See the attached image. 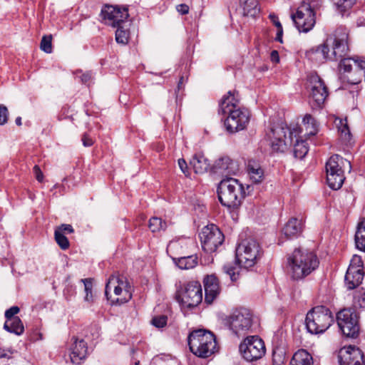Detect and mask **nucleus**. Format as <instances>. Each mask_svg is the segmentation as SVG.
<instances>
[{
	"mask_svg": "<svg viewBox=\"0 0 365 365\" xmlns=\"http://www.w3.org/2000/svg\"><path fill=\"white\" fill-rule=\"evenodd\" d=\"M101 16L106 24L115 28L123 24L129 14L127 8L121 9L118 6L106 5L101 10Z\"/></svg>",
	"mask_w": 365,
	"mask_h": 365,
	"instance_id": "6ab92c4d",
	"label": "nucleus"
},
{
	"mask_svg": "<svg viewBox=\"0 0 365 365\" xmlns=\"http://www.w3.org/2000/svg\"><path fill=\"white\" fill-rule=\"evenodd\" d=\"M308 147L307 143L304 140H297L294 145V155L295 158L302 159L308 153Z\"/></svg>",
	"mask_w": 365,
	"mask_h": 365,
	"instance_id": "c9c22d12",
	"label": "nucleus"
},
{
	"mask_svg": "<svg viewBox=\"0 0 365 365\" xmlns=\"http://www.w3.org/2000/svg\"><path fill=\"white\" fill-rule=\"evenodd\" d=\"M284 359V356L282 354V351L280 353H277L275 351L273 352V356H272L273 365H281L282 364H283Z\"/></svg>",
	"mask_w": 365,
	"mask_h": 365,
	"instance_id": "de8ad7c7",
	"label": "nucleus"
},
{
	"mask_svg": "<svg viewBox=\"0 0 365 365\" xmlns=\"http://www.w3.org/2000/svg\"><path fill=\"white\" fill-rule=\"evenodd\" d=\"M283 234L287 238L297 237L302 232V224L295 217L291 218L282 230Z\"/></svg>",
	"mask_w": 365,
	"mask_h": 365,
	"instance_id": "bb28decb",
	"label": "nucleus"
},
{
	"mask_svg": "<svg viewBox=\"0 0 365 365\" xmlns=\"http://www.w3.org/2000/svg\"><path fill=\"white\" fill-rule=\"evenodd\" d=\"M354 240L356 247L361 251L365 252V218H363L359 222Z\"/></svg>",
	"mask_w": 365,
	"mask_h": 365,
	"instance_id": "2f4dec72",
	"label": "nucleus"
},
{
	"mask_svg": "<svg viewBox=\"0 0 365 365\" xmlns=\"http://www.w3.org/2000/svg\"><path fill=\"white\" fill-rule=\"evenodd\" d=\"M105 294L112 304H121L131 299L132 294L128 284L115 276H111L106 285Z\"/></svg>",
	"mask_w": 365,
	"mask_h": 365,
	"instance_id": "6e6552de",
	"label": "nucleus"
},
{
	"mask_svg": "<svg viewBox=\"0 0 365 365\" xmlns=\"http://www.w3.org/2000/svg\"><path fill=\"white\" fill-rule=\"evenodd\" d=\"M312 357L305 350L296 352L290 361L289 365H312Z\"/></svg>",
	"mask_w": 365,
	"mask_h": 365,
	"instance_id": "473e14b6",
	"label": "nucleus"
},
{
	"mask_svg": "<svg viewBox=\"0 0 365 365\" xmlns=\"http://www.w3.org/2000/svg\"><path fill=\"white\" fill-rule=\"evenodd\" d=\"M81 282L84 284L85 292L86 293L92 292V287H93L92 279L91 278H86V279H81Z\"/></svg>",
	"mask_w": 365,
	"mask_h": 365,
	"instance_id": "8fccbe9b",
	"label": "nucleus"
},
{
	"mask_svg": "<svg viewBox=\"0 0 365 365\" xmlns=\"http://www.w3.org/2000/svg\"><path fill=\"white\" fill-rule=\"evenodd\" d=\"M364 272L359 271L356 267L349 266L345 274V284L348 289H353L358 287L363 280Z\"/></svg>",
	"mask_w": 365,
	"mask_h": 365,
	"instance_id": "393cba45",
	"label": "nucleus"
},
{
	"mask_svg": "<svg viewBox=\"0 0 365 365\" xmlns=\"http://www.w3.org/2000/svg\"><path fill=\"white\" fill-rule=\"evenodd\" d=\"M178 301L185 307L192 308L202 300V289L200 282H190L177 292Z\"/></svg>",
	"mask_w": 365,
	"mask_h": 365,
	"instance_id": "ddd939ff",
	"label": "nucleus"
},
{
	"mask_svg": "<svg viewBox=\"0 0 365 365\" xmlns=\"http://www.w3.org/2000/svg\"><path fill=\"white\" fill-rule=\"evenodd\" d=\"M56 230H61V233H63V234L64 232L72 233L74 231L72 226L71 225H67V224H63L61 226L58 227Z\"/></svg>",
	"mask_w": 365,
	"mask_h": 365,
	"instance_id": "603ef678",
	"label": "nucleus"
},
{
	"mask_svg": "<svg viewBox=\"0 0 365 365\" xmlns=\"http://www.w3.org/2000/svg\"><path fill=\"white\" fill-rule=\"evenodd\" d=\"M20 312V309L17 306H13L9 309L6 310L4 316L6 320L13 319V318H16V314H17Z\"/></svg>",
	"mask_w": 365,
	"mask_h": 365,
	"instance_id": "a18cd8bd",
	"label": "nucleus"
},
{
	"mask_svg": "<svg viewBox=\"0 0 365 365\" xmlns=\"http://www.w3.org/2000/svg\"><path fill=\"white\" fill-rule=\"evenodd\" d=\"M178 166L185 176L189 175L187 164L183 158L178 160Z\"/></svg>",
	"mask_w": 365,
	"mask_h": 365,
	"instance_id": "09e8293b",
	"label": "nucleus"
},
{
	"mask_svg": "<svg viewBox=\"0 0 365 365\" xmlns=\"http://www.w3.org/2000/svg\"><path fill=\"white\" fill-rule=\"evenodd\" d=\"M1 117L4 118V119L1 120V125H2L4 123H6L8 120L9 112H8L7 108L3 105H1Z\"/></svg>",
	"mask_w": 365,
	"mask_h": 365,
	"instance_id": "4d7b16f0",
	"label": "nucleus"
},
{
	"mask_svg": "<svg viewBox=\"0 0 365 365\" xmlns=\"http://www.w3.org/2000/svg\"><path fill=\"white\" fill-rule=\"evenodd\" d=\"M310 103L313 108H321L328 96L327 88L322 79L317 74H311L308 78Z\"/></svg>",
	"mask_w": 365,
	"mask_h": 365,
	"instance_id": "dca6fc26",
	"label": "nucleus"
},
{
	"mask_svg": "<svg viewBox=\"0 0 365 365\" xmlns=\"http://www.w3.org/2000/svg\"><path fill=\"white\" fill-rule=\"evenodd\" d=\"M317 132L318 126L317 121L310 114H306L303 118L302 124L297 135L299 138L307 139L309 136L315 135Z\"/></svg>",
	"mask_w": 365,
	"mask_h": 365,
	"instance_id": "b1692460",
	"label": "nucleus"
},
{
	"mask_svg": "<svg viewBox=\"0 0 365 365\" xmlns=\"http://www.w3.org/2000/svg\"><path fill=\"white\" fill-rule=\"evenodd\" d=\"M269 19L272 20V23L274 24L275 26H276V23L279 22L277 17L274 14H269Z\"/></svg>",
	"mask_w": 365,
	"mask_h": 365,
	"instance_id": "0e129e2a",
	"label": "nucleus"
},
{
	"mask_svg": "<svg viewBox=\"0 0 365 365\" xmlns=\"http://www.w3.org/2000/svg\"><path fill=\"white\" fill-rule=\"evenodd\" d=\"M325 168L327 182H344V171L350 172L351 165L350 161L339 155H334L327 162Z\"/></svg>",
	"mask_w": 365,
	"mask_h": 365,
	"instance_id": "f8f14e48",
	"label": "nucleus"
},
{
	"mask_svg": "<svg viewBox=\"0 0 365 365\" xmlns=\"http://www.w3.org/2000/svg\"><path fill=\"white\" fill-rule=\"evenodd\" d=\"M348 34L344 31H336L327 37L324 43L308 51L309 55L316 54L324 60L337 61L346 58L349 47Z\"/></svg>",
	"mask_w": 365,
	"mask_h": 365,
	"instance_id": "f03ea898",
	"label": "nucleus"
},
{
	"mask_svg": "<svg viewBox=\"0 0 365 365\" xmlns=\"http://www.w3.org/2000/svg\"><path fill=\"white\" fill-rule=\"evenodd\" d=\"M224 272L230 276L232 281H236L239 274V267L230 263H227L223 266Z\"/></svg>",
	"mask_w": 365,
	"mask_h": 365,
	"instance_id": "a19ab883",
	"label": "nucleus"
},
{
	"mask_svg": "<svg viewBox=\"0 0 365 365\" xmlns=\"http://www.w3.org/2000/svg\"><path fill=\"white\" fill-rule=\"evenodd\" d=\"M173 261L181 269H189L194 268L197 264V257L189 255L186 257H173Z\"/></svg>",
	"mask_w": 365,
	"mask_h": 365,
	"instance_id": "c756f323",
	"label": "nucleus"
},
{
	"mask_svg": "<svg viewBox=\"0 0 365 365\" xmlns=\"http://www.w3.org/2000/svg\"><path fill=\"white\" fill-rule=\"evenodd\" d=\"M34 173L36 176V180L38 182H41L43 180V175L40 168L38 165H35L34 167Z\"/></svg>",
	"mask_w": 365,
	"mask_h": 365,
	"instance_id": "5fc2aeb1",
	"label": "nucleus"
},
{
	"mask_svg": "<svg viewBox=\"0 0 365 365\" xmlns=\"http://www.w3.org/2000/svg\"><path fill=\"white\" fill-rule=\"evenodd\" d=\"M270 58L272 62L278 63L279 61V53L275 50L271 52Z\"/></svg>",
	"mask_w": 365,
	"mask_h": 365,
	"instance_id": "bf43d9fd",
	"label": "nucleus"
},
{
	"mask_svg": "<svg viewBox=\"0 0 365 365\" xmlns=\"http://www.w3.org/2000/svg\"><path fill=\"white\" fill-rule=\"evenodd\" d=\"M70 347V358L73 364H79L88 354L87 343L83 339L73 337Z\"/></svg>",
	"mask_w": 365,
	"mask_h": 365,
	"instance_id": "4be33fe9",
	"label": "nucleus"
},
{
	"mask_svg": "<svg viewBox=\"0 0 365 365\" xmlns=\"http://www.w3.org/2000/svg\"><path fill=\"white\" fill-rule=\"evenodd\" d=\"M84 299H85V301H86V302H93L92 292L86 293V296H85Z\"/></svg>",
	"mask_w": 365,
	"mask_h": 365,
	"instance_id": "e2e57ef3",
	"label": "nucleus"
},
{
	"mask_svg": "<svg viewBox=\"0 0 365 365\" xmlns=\"http://www.w3.org/2000/svg\"><path fill=\"white\" fill-rule=\"evenodd\" d=\"M226 115L225 125L226 130L231 133L244 130L250 121V112L245 108H237Z\"/></svg>",
	"mask_w": 365,
	"mask_h": 365,
	"instance_id": "a211bd4d",
	"label": "nucleus"
},
{
	"mask_svg": "<svg viewBox=\"0 0 365 365\" xmlns=\"http://www.w3.org/2000/svg\"><path fill=\"white\" fill-rule=\"evenodd\" d=\"M82 143L85 147H89L93 144V140L88 135L84 134L82 137Z\"/></svg>",
	"mask_w": 365,
	"mask_h": 365,
	"instance_id": "864d4df0",
	"label": "nucleus"
},
{
	"mask_svg": "<svg viewBox=\"0 0 365 365\" xmlns=\"http://www.w3.org/2000/svg\"><path fill=\"white\" fill-rule=\"evenodd\" d=\"M176 9L181 14H187L189 12V6L185 4L178 5Z\"/></svg>",
	"mask_w": 365,
	"mask_h": 365,
	"instance_id": "6e6d98bb",
	"label": "nucleus"
},
{
	"mask_svg": "<svg viewBox=\"0 0 365 365\" xmlns=\"http://www.w3.org/2000/svg\"><path fill=\"white\" fill-rule=\"evenodd\" d=\"M238 103L239 100L235 97V92L229 91L220 102L219 112L223 115H227V113L240 108Z\"/></svg>",
	"mask_w": 365,
	"mask_h": 365,
	"instance_id": "a878e982",
	"label": "nucleus"
},
{
	"mask_svg": "<svg viewBox=\"0 0 365 365\" xmlns=\"http://www.w3.org/2000/svg\"><path fill=\"white\" fill-rule=\"evenodd\" d=\"M334 320V315L329 308L317 306L307 314L306 328L312 334H322L331 327Z\"/></svg>",
	"mask_w": 365,
	"mask_h": 365,
	"instance_id": "20e7f679",
	"label": "nucleus"
},
{
	"mask_svg": "<svg viewBox=\"0 0 365 365\" xmlns=\"http://www.w3.org/2000/svg\"><path fill=\"white\" fill-rule=\"evenodd\" d=\"M190 165L192 166L195 173L198 174L205 173L210 167L208 160L201 153L193 155L190 160Z\"/></svg>",
	"mask_w": 365,
	"mask_h": 365,
	"instance_id": "c85d7f7f",
	"label": "nucleus"
},
{
	"mask_svg": "<svg viewBox=\"0 0 365 365\" xmlns=\"http://www.w3.org/2000/svg\"><path fill=\"white\" fill-rule=\"evenodd\" d=\"M276 27L277 28L276 41L282 43V34H283V29L280 22L276 23Z\"/></svg>",
	"mask_w": 365,
	"mask_h": 365,
	"instance_id": "3c124183",
	"label": "nucleus"
},
{
	"mask_svg": "<svg viewBox=\"0 0 365 365\" xmlns=\"http://www.w3.org/2000/svg\"><path fill=\"white\" fill-rule=\"evenodd\" d=\"M260 253L259 244L254 239L243 240L236 249V261L246 269L254 266Z\"/></svg>",
	"mask_w": 365,
	"mask_h": 365,
	"instance_id": "9d476101",
	"label": "nucleus"
},
{
	"mask_svg": "<svg viewBox=\"0 0 365 365\" xmlns=\"http://www.w3.org/2000/svg\"><path fill=\"white\" fill-rule=\"evenodd\" d=\"M356 2V0H335L336 9L341 14L350 9Z\"/></svg>",
	"mask_w": 365,
	"mask_h": 365,
	"instance_id": "4c0bfd02",
	"label": "nucleus"
},
{
	"mask_svg": "<svg viewBox=\"0 0 365 365\" xmlns=\"http://www.w3.org/2000/svg\"><path fill=\"white\" fill-rule=\"evenodd\" d=\"M51 39V36H44L41 41V49L47 53L52 52Z\"/></svg>",
	"mask_w": 365,
	"mask_h": 365,
	"instance_id": "37998d69",
	"label": "nucleus"
},
{
	"mask_svg": "<svg viewBox=\"0 0 365 365\" xmlns=\"http://www.w3.org/2000/svg\"><path fill=\"white\" fill-rule=\"evenodd\" d=\"M187 340L190 351L201 358L210 356L216 348L215 335L209 331L195 330L190 334Z\"/></svg>",
	"mask_w": 365,
	"mask_h": 365,
	"instance_id": "7ed1b4c3",
	"label": "nucleus"
},
{
	"mask_svg": "<svg viewBox=\"0 0 365 365\" xmlns=\"http://www.w3.org/2000/svg\"><path fill=\"white\" fill-rule=\"evenodd\" d=\"M117 27V30L115 31V40L118 43H122L123 45L126 44L128 42L129 32L128 29H125L123 24L120 25Z\"/></svg>",
	"mask_w": 365,
	"mask_h": 365,
	"instance_id": "e433bc0d",
	"label": "nucleus"
},
{
	"mask_svg": "<svg viewBox=\"0 0 365 365\" xmlns=\"http://www.w3.org/2000/svg\"><path fill=\"white\" fill-rule=\"evenodd\" d=\"M337 359L339 365H365L364 353L355 346L340 349Z\"/></svg>",
	"mask_w": 365,
	"mask_h": 365,
	"instance_id": "aec40b11",
	"label": "nucleus"
},
{
	"mask_svg": "<svg viewBox=\"0 0 365 365\" xmlns=\"http://www.w3.org/2000/svg\"><path fill=\"white\" fill-rule=\"evenodd\" d=\"M349 266H353L354 267L358 268L359 271H363V262L361 257L358 255L353 256Z\"/></svg>",
	"mask_w": 365,
	"mask_h": 365,
	"instance_id": "49530a36",
	"label": "nucleus"
},
{
	"mask_svg": "<svg viewBox=\"0 0 365 365\" xmlns=\"http://www.w3.org/2000/svg\"><path fill=\"white\" fill-rule=\"evenodd\" d=\"M245 191L247 195H250L253 190V184H244Z\"/></svg>",
	"mask_w": 365,
	"mask_h": 365,
	"instance_id": "052dcab7",
	"label": "nucleus"
},
{
	"mask_svg": "<svg viewBox=\"0 0 365 365\" xmlns=\"http://www.w3.org/2000/svg\"><path fill=\"white\" fill-rule=\"evenodd\" d=\"M210 171L212 173L221 177L220 182H240L238 179L235 178L238 176L240 173L239 164L229 157H222L217 160L210 168Z\"/></svg>",
	"mask_w": 365,
	"mask_h": 365,
	"instance_id": "9b49d317",
	"label": "nucleus"
},
{
	"mask_svg": "<svg viewBox=\"0 0 365 365\" xmlns=\"http://www.w3.org/2000/svg\"><path fill=\"white\" fill-rule=\"evenodd\" d=\"M320 6L319 0L303 1L296 14L292 15V19L299 31L307 33L313 29L316 23V11Z\"/></svg>",
	"mask_w": 365,
	"mask_h": 365,
	"instance_id": "39448f33",
	"label": "nucleus"
},
{
	"mask_svg": "<svg viewBox=\"0 0 365 365\" xmlns=\"http://www.w3.org/2000/svg\"><path fill=\"white\" fill-rule=\"evenodd\" d=\"M328 185L333 190H339L341 188L343 184H328Z\"/></svg>",
	"mask_w": 365,
	"mask_h": 365,
	"instance_id": "680f3d73",
	"label": "nucleus"
},
{
	"mask_svg": "<svg viewBox=\"0 0 365 365\" xmlns=\"http://www.w3.org/2000/svg\"><path fill=\"white\" fill-rule=\"evenodd\" d=\"M336 124L341 141L345 144L349 143L351 140V134L347 125L346 119H338L336 120Z\"/></svg>",
	"mask_w": 365,
	"mask_h": 365,
	"instance_id": "f704fd0d",
	"label": "nucleus"
},
{
	"mask_svg": "<svg viewBox=\"0 0 365 365\" xmlns=\"http://www.w3.org/2000/svg\"><path fill=\"white\" fill-rule=\"evenodd\" d=\"M4 329L8 332L21 335L24 331V327L19 317L13 318V319L6 320L4 324Z\"/></svg>",
	"mask_w": 365,
	"mask_h": 365,
	"instance_id": "7c9ffc66",
	"label": "nucleus"
},
{
	"mask_svg": "<svg viewBox=\"0 0 365 365\" xmlns=\"http://www.w3.org/2000/svg\"><path fill=\"white\" fill-rule=\"evenodd\" d=\"M5 356H6V354H1V358H4V357H5Z\"/></svg>",
	"mask_w": 365,
	"mask_h": 365,
	"instance_id": "774afa93",
	"label": "nucleus"
},
{
	"mask_svg": "<svg viewBox=\"0 0 365 365\" xmlns=\"http://www.w3.org/2000/svg\"><path fill=\"white\" fill-rule=\"evenodd\" d=\"M167 227L166 222H163L161 218L153 217L150 219L149 228L153 232L160 230H165Z\"/></svg>",
	"mask_w": 365,
	"mask_h": 365,
	"instance_id": "ea45409f",
	"label": "nucleus"
},
{
	"mask_svg": "<svg viewBox=\"0 0 365 365\" xmlns=\"http://www.w3.org/2000/svg\"><path fill=\"white\" fill-rule=\"evenodd\" d=\"M205 288V302L211 304L220 293L217 278L214 275H207L203 280Z\"/></svg>",
	"mask_w": 365,
	"mask_h": 365,
	"instance_id": "5701e85b",
	"label": "nucleus"
},
{
	"mask_svg": "<svg viewBox=\"0 0 365 365\" xmlns=\"http://www.w3.org/2000/svg\"><path fill=\"white\" fill-rule=\"evenodd\" d=\"M54 237L56 243L62 250H66L69 247V241L64 234L61 233V230H55Z\"/></svg>",
	"mask_w": 365,
	"mask_h": 365,
	"instance_id": "58836bf2",
	"label": "nucleus"
},
{
	"mask_svg": "<svg viewBox=\"0 0 365 365\" xmlns=\"http://www.w3.org/2000/svg\"><path fill=\"white\" fill-rule=\"evenodd\" d=\"M182 81H183V78H181L179 81V83H178V90H180V86H181V84L182 83Z\"/></svg>",
	"mask_w": 365,
	"mask_h": 365,
	"instance_id": "338daca9",
	"label": "nucleus"
},
{
	"mask_svg": "<svg viewBox=\"0 0 365 365\" xmlns=\"http://www.w3.org/2000/svg\"><path fill=\"white\" fill-rule=\"evenodd\" d=\"M200 238L202 249L210 253L215 252L224 242L222 232L214 225L204 227L200 233Z\"/></svg>",
	"mask_w": 365,
	"mask_h": 365,
	"instance_id": "f3484780",
	"label": "nucleus"
},
{
	"mask_svg": "<svg viewBox=\"0 0 365 365\" xmlns=\"http://www.w3.org/2000/svg\"><path fill=\"white\" fill-rule=\"evenodd\" d=\"M319 264L313 252L302 247L296 248L287 258V268L293 280L299 281L311 274Z\"/></svg>",
	"mask_w": 365,
	"mask_h": 365,
	"instance_id": "f257e3e1",
	"label": "nucleus"
},
{
	"mask_svg": "<svg viewBox=\"0 0 365 365\" xmlns=\"http://www.w3.org/2000/svg\"><path fill=\"white\" fill-rule=\"evenodd\" d=\"M354 304L356 307L365 308V291L357 290L354 297Z\"/></svg>",
	"mask_w": 365,
	"mask_h": 365,
	"instance_id": "79ce46f5",
	"label": "nucleus"
},
{
	"mask_svg": "<svg viewBox=\"0 0 365 365\" xmlns=\"http://www.w3.org/2000/svg\"><path fill=\"white\" fill-rule=\"evenodd\" d=\"M292 134L285 125L280 123L270 125L266 136L272 151L284 153L292 144Z\"/></svg>",
	"mask_w": 365,
	"mask_h": 365,
	"instance_id": "423d86ee",
	"label": "nucleus"
},
{
	"mask_svg": "<svg viewBox=\"0 0 365 365\" xmlns=\"http://www.w3.org/2000/svg\"><path fill=\"white\" fill-rule=\"evenodd\" d=\"M336 322L343 334L356 338L359 333L358 316L351 309H344L336 314Z\"/></svg>",
	"mask_w": 365,
	"mask_h": 365,
	"instance_id": "4468645a",
	"label": "nucleus"
},
{
	"mask_svg": "<svg viewBox=\"0 0 365 365\" xmlns=\"http://www.w3.org/2000/svg\"><path fill=\"white\" fill-rule=\"evenodd\" d=\"M217 195L223 206L237 208L246 196L244 184H218Z\"/></svg>",
	"mask_w": 365,
	"mask_h": 365,
	"instance_id": "1a4fd4ad",
	"label": "nucleus"
},
{
	"mask_svg": "<svg viewBox=\"0 0 365 365\" xmlns=\"http://www.w3.org/2000/svg\"><path fill=\"white\" fill-rule=\"evenodd\" d=\"M243 15L255 17L259 12L257 0H240Z\"/></svg>",
	"mask_w": 365,
	"mask_h": 365,
	"instance_id": "72a5a7b5",
	"label": "nucleus"
},
{
	"mask_svg": "<svg viewBox=\"0 0 365 365\" xmlns=\"http://www.w3.org/2000/svg\"><path fill=\"white\" fill-rule=\"evenodd\" d=\"M239 349L243 358L247 361L261 359L266 351L264 341L257 336H247L240 344Z\"/></svg>",
	"mask_w": 365,
	"mask_h": 365,
	"instance_id": "2eb2a0df",
	"label": "nucleus"
},
{
	"mask_svg": "<svg viewBox=\"0 0 365 365\" xmlns=\"http://www.w3.org/2000/svg\"><path fill=\"white\" fill-rule=\"evenodd\" d=\"M92 76L90 72L85 73L81 76V82L83 83H89L91 81Z\"/></svg>",
	"mask_w": 365,
	"mask_h": 365,
	"instance_id": "13d9d810",
	"label": "nucleus"
},
{
	"mask_svg": "<svg viewBox=\"0 0 365 365\" xmlns=\"http://www.w3.org/2000/svg\"><path fill=\"white\" fill-rule=\"evenodd\" d=\"M168 317L165 315L154 317L152 319V324L157 328H163L167 324Z\"/></svg>",
	"mask_w": 365,
	"mask_h": 365,
	"instance_id": "c03bdc74",
	"label": "nucleus"
},
{
	"mask_svg": "<svg viewBox=\"0 0 365 365\" xmlns=\"http://www.w3.org/2000/svg\"><path fill=\"white\" fill-rule=\"evenodd\" d=\"M16 123L17 125H21V117H18L16 118Z\"/></svg>",
	"mask_w": 365,
	"mask_h": 365,
	"instance_id": "69168bd1",
	"label": "nucleus"
},
{
	"mask_svg": "<svg viewBox=\"0 0 365 365\" xmlns=\"http://www.w3.org/2000/svg\"><path fill=\"white\" fill-rule=\"evenodd\" d=\"M225 324L237 336H244L247 332L252 331V314L245 308L235 309L225 319Z\"/></svg>",
	"mask_w": 365,
	"mask_h": 365,
	"instance_id": "0eeeda50",
	"label": "nucleus"
},
{
	"mask_svg": "<svg viewBox=\"0 0 365 365\" xmlns=\"http://www.w3.org/2000/svg\"><path fill=\"white\" fill-rule=\"evenodd\" d=\"M353 66H355L354 73L356 74L357 77L354 79H349V81L353 84H356L361 82L362 79L365 80V61L346 57L340 60L339 68L344 72L350 73Z\"/></svg>",
	"mask_w": 365,
	"mask_h": 365,
	"instance_id": "412c9836",
	"label": "nucleus"
},
{
	"mask_svg": "<svg viewBox=\"0 0 365 365\" xmlns=\"http://www.w3.org/2000/svg\"><path fill=\"white\" fill-rule=\"evenodd\" d=\"M247 171L250 180L253 181L252 182H261L264 180V170L255 160H250L248 161Z\"/></svg>",
	"mask_w": 365,
	"mask_h": 365,
	"instance_id": "cd10ccee",
	"label": "nucleus"
}]
</instances>
